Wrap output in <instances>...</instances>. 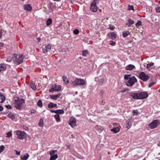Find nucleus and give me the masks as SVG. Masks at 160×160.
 Instances as JSON below:
<instances>
[{
  "instance_id": "obj_6",
  "label": "nucleus",
  "mask_w": 160,
  "mask_h": 160,
  "mask_svg": "<svg viewBox=\"0 0 160 160\" xmlns=\"http://www.w3.org/2000/svg\"><path fill=\"white\" fill-rule=\"evenodd\" d=\"M17 135L18 136L17 138L20 139H22L25 138L26 137V133L24 131L20 130H17L15 131Z\"/></svg>"
},
{
  "instance_id": "obj_46",
  "label": "nucleus",
  "mask_w": 160,
  "mask_h": 160,
  "mask_svg": "<svg viewBox=\"0 0 160 160\" xmlns=\"http://www.w3.org/2000/svg\"><path fill=\"white\" fill-rule=\"evenodd\" d=\"M73 33L76 34H77L79 33V30L78 29H75L74 30Z\"/></svg>"
},
{
  "instance_id": "obj_57",
  "label": "nucleus",
  "mask_w": 160,
  "mask_h": 160,
  "mask_svg": "<svg viewBox=\"0 0 160 160\" xmlns=\"http://www.w3.org/2000/svg\"><path fill=\"white\" fill-rule=\"evenodd\" d=\"M159 3L160 4V1L159 2Z\"/></svg>"
},
{
  "instance_id": "obj_20",
  "label": "nucleus",
  "mask_w": 160,
  "mask_h": 160,
  "mask_svg": "<svg viewBox=\"0 0 160 160\" xmlns=\"http://www.w3.org/2000/svg\"><path fill=\"white\" fill-rule=\"evenodd\" d=\"M61 95L60 93H59L57 95H51L50 96V98L52 99L56 100L60 97Z\"/></svg>"
},
{
  "instance_id": "obj_35",
  "label": "nucleus",
  "mask_w": 160,
  "mask_h": 160,
  "mask_svg": "<svg viewBox=\"0 0 160 160\" xmlns=\"http://www.w3.org/2000/svg\"><path fill=\"white\" fill-rule=\"evenodd\" d=\"M37 104L39 107H42V101L41 100H39Z\"/></svg>"
},
{
  "instance_id": "obj_15",
  "label": "nucleus",
  "mask_w": 160,
  "mask_h": 160,
  "mask_svg": "<svg viewBox=\"0 0 160 160\" xmlns=\"http://www.w3.org/2000/svg\"><path fill=\"white\" fill-rule=\"evenodd\" d=\"M130 96L134 99H139V93H132L130 94Z\"/></svg>"
},
{
  "instance_id": "obj_22",
  "label": "nucleus",
  "mask_w": 160,
  "mask_h": 160,
  "mask_svg": "<svg viewBox=\"0 0 160 160\" xmlns=\"http://www.w3.org/2000/svg\"><path fill=\"white\" fill-rule=\"evenodd\" d=\"M24 9L25 10L30 11L32 10V7L29 4H27L26 5H25L24 6Z\"/></svg>"
},
{
  "instance_id": "obj_42",
  "label": "nucleus",
  "mask_w": 160,
  "mask_h": 160,
  "mask_svg": "<svg viewBox=\"0 0 160 160\" xmlns=\"http://www.w3.org/2000/svg\"><path fill=\"white\" fill-rule=\"evenodd\" d=\"M128 9L129 10H134L133 7L132 6L129 5L128 7Z\"/></svg>"
},
{
  "instance_id": "obj_39",
  "label": "nucleus",
  "mask_w": 160,
  "mask_h": 160,
  "mask_svg": "<svg viewBox=\"0 0 160 160\" xmlns=\"http://www.w3.org/2000/svg\"><path fill=\"white\" fill-rule=\"evenodd\" d=\"M109 27L108 28L111 30H113L115 28V27L114 26H112L111 25H109Z\"/></svg>"
},
{
  "instance_id": "obj_29",
  "label": "nucleus",
  "mask_w": 160,
  "mask_h": 160,
  "mask_svg": "<svg viewBox=\"0 0 160 160\" xmlns=\"http://www.w3.org/2000/svg\"><path fill=\"white\" fill-rule=\"evenodd\" d=\"M54 117L55 118L57 122H58L60 121V117L59 115L58 114H57L54 116Z\"/></svg>"
},
{
  "instance_id": "obj_33",
  "label": "nucleus",
  "mask_w": 160,
  "mask_h": 160,
  "mask_svg": "<svg viewBox=\"0 0 160 160\" xmlns=\"http://www.w3.org/2000/svg\"><path fill=\"white\" fill-rule=\"evenodd\" d=\"M154 65V63L153 62H151L150 63L148 64H147V68H149L151 67L152 66Z\"/></svg>"
},
{
  "instance_id": "obj_51",
  "label": "nucleus",
  "mask_w": 160,
  "mask_h": 160,
  "mask_svg": "<svg viewBox=\"0 0 160 160\" xmlns=\"http://www.w3.org/2000/svg\"><path fill=\"white\" fill-rule=\"evenodd\" d=\"M50 112L52 113H56V110H50Z\"/></svg>"
},
{
  "instance_id": "obj_4",
  "label": "nucleus",
  "mask_w": 160,
  "mask_h": 160,
  "mask_svg": "<svg viewBox=\"0 0 160 160\" xmlns=\"http://www.w3.org/2000/svg\"><path fill=\"white\" fill-rule=\"evenodd\" d=\"M24 103V100L16 98L14 102V107L18 109H21L23 108L22 104Z\"/></svg>"
},
{
  "instance_id": "obj_23",
  "label": "nucleus",
  "mask_w": 160,
  "mask_h": 160,
  "mask_svg": "<svg viewBox=\"0 0 160 160\" xmlns=\"http://www.w3.org/2000/svg\"><path fill=\"white\" fill-rule=\"evenodd\" d=\"M57 106V104L50 102L48 105V107L49 108H51L56 107Z\"/></svg>"
},
{
  "instance_id": "obj_37",
  "label": "nucleus",
  "mask_w": 160,
  "mask_h": 160,
  "mask_svg": "<svg viewBox=\"0 0 160 160\" xmlns=\"http://www.w3.org/2000/svg\"><path fill=\"white\" fill-rule=\"evenodd\" d=\"M5 148V147L3 145H1L0 147V153L2 152Z\"/></svg>"
},
{
  "instance_id": "obj_32",
  "label": "nucleus",
  "mask_w": 160,
  "mask_h": 160,
  "mask_svg": "<svg viewBox=\"0 0 160 160\" xmlns=\"http://www.w3.org/2000/svg\"><path fill=\"white\" fill-rule=\"evenodd\" d=\"M82 55L84 57H86L88 53V52L87 50H83L82 52Z\"/></svg>"
},
{
  "instance_id": "obj_28",
  "label": "nucleus",
  "mask_w": 160,
  "mask_h": 160,
  "mask_svg": "<svg viewBox=\"0 0 160 160\" xmlns=\"http://www.w3.org/2000/svg\"><path fill=\"white\" fill-rule=\"evenodd\" d=\"M64 113V111L62 109H58L56 110V114H63Z\"/></svg>"
},
{
  "instance_id": "obj_27",
  "label": "nucleus",
  "mask_w": 160,
  "mask_h": 160,
  "mask_svg": "<svg viewBox=\"0 0 160 160\" xmlns=\"http://www.w3.org/2000/svg\"><path fill=\"white\" fill-rule=\"evenodd\" d=\"M0 99L2 100L0 102L3 103L5 101V97L2 94H0Z\"/></svg>"
},
{
  "instance_id": "obj_31",
  "label": "nucleus",
  "mask_w": 160,
  "mask_h": 160,
  "mask_svg": "<svg viewBox=\"0 0 160 160\" xmlns=\"http://www.w3.org/2000/svg\"><path fill=\"white\" fill-rule=\"evenodd\" d=\"M52 20L51 18H49L48 19V20L47 21V25L48 26L50 25L51 23H52Z\"/></svg>"
},
{
  "instance_id": "obj_19",
  "label": "nucleus",
  "mask_w": 160,
  "mask_h": 160,
  "mask_svg": "<svg viewBox=\"0 0 160 160\" xmlns=\"http://www.w3.org/2000/svg\"><path fill=\"white\" fill-rule=\"evenodd\" d=\"M108 37L112 39H114L116 38V34L113 32H112L108 35Z\"/></svg>"
},
{
  "instance_id": "obj_30",
  "label": "nucleus",
  "mask_w": 160,
  "mask_h": 160,
  "mask_svg": "<svg viewBox=\"0 0 160 160\" xmlns=\"http://www.w3.org/2000/svg\"><path fill=\"white\" fill-rule=\"evenodd\" d=\"M129 34V32L128 31H126L122 33V35L124 37H126Z\"/></svg>"
},
{
  "instance_id": "obj_24",
  "label": "nucleus",
  "mask_w": 160,
  "mask_h": 160,
  "mask_svg": "<svg viewBox=\"0 0 160 160\" xmlns=\"http://www.w3.org/2000/svg\"><path fill=\"white\" fill-rule=\"evenodd\" d=\"M29 155L28 153H26L23 156L21 157V158L22 160H27L28 158Z\"/></svg>"
},
{
  "instance_id": "obj_21",
  "label": "nucleus",
  "mask_w": 160,
  "mask_h": 160,
  "mask_svg": "<svg viewBox=\"0 0 160 160\" xmlns=\"http://www.w3.org/2000/svg\"><path fill=\"white\" fill-rule=\"evenodd\" d=\"M6 69V65L4 64H0V72L4 71Z\"/></svg>"
},
{
  "instance_id": "obj_48",
  "label": "nucleus",
  "mask_w": 160,
  "mask_h": 160,
  "mask_svg": "<svg viewBox=\"0 0 160 160\" xmlns=\"http://www.w3.org/2000/svg\"><path fill=\"white\" fill-rule=\"evenodd\" d=\"M6 107L8 109H10L12 108V107L10 105H7L6 106Z\"/></svg>"
},
{
  "instance_id": "obj_8",
  "label": "nucleus",
  "mask_w": 160,
  "mask_h": 160,
  "mask_svg": "<svg viewBox=\"0 0 160 160\" xmlns=\"http://www.w3.org/2000/svg\"><path fill=\"white\" fill-rule=\"evenodd\" d=\"M139 77L142 80L146 81L148 80L149 77L148 75L146 74L144 72H142L140 73Z\"/></svg>"
},
{
  "instance_id": "obj_11",
  "label": "nucleus",
  "mask_w": 160,
  "mask_h": 160,
  "mask_svg": "<svg viewBox=\"0 0 160 160\" xmlns=\"http://www.w3.org/2000/svg\"><path fill=\"white\" fill-rule=\"evenodd\" d=\"M57 151V150L52 151L50 152V154L51 156L50 160H55L57 158H58V155L55 154Z\"/></svg>"
},
{
  "instance_id": "obj_16",
  "label": "nucleus",
  "mask_w": 160,
  "mask_h": 160,
  "mask_svg": "<svg viewBox=\"0 0 160 160\" xmlns=\"http://www.w3.org/2000/svg\"><path fill=\"white\" fill-rule=\"evenodd\" d=\"M134 68H135V66L132 64H129L125 67V69L127 70H131Z\"/></svg>"
},
{
  "instance_id": "obj_55",
  "label": "nucleus",
  "mask_w": 160,
  "mask_h": 160,
  "mask_svg": "<svg viewBox=\"0 0 160 160\" xmlns=\"http://www.w3.org/2000/svg\"><path fill=\"white\" fill-rule=\"evenodd\" d=\"M53 90V89H52V88H51V89H50L49 90V91L50 92H52Z\"/></svg>"
},
{
  "instance_id": "obj_47",
  "label": "nucleus",
  "mask_w": 160,
  "mask_h": 160,
  "mask_svg": "<svg viewBox=\"0 0 160 160\" xmlns=\"http://www.w3.org/2000/svg\"><path fill=\"white\" fill-rule=\"evenodd\" d=\"M62 78H63V81L65 82V81L67 79V76H64L62 77Z\"/></svg>"
},
{
  "instance_id": "obj_52",
  "label": "nucleus",
  "mask_w": 160,
  "mask_h": 160,
  "mask_svg": "<svg viewBox=\"0 0 160 160\" xmlns=\"http://www.w3.org/2000/svg\"><path fill=\"white\" fill-rule=\"evenodd\" d=\"M3 109V108L2 107L0 106V112L2 111Z\"/></svg>"
},
{
  "instance_id": "obj_17",
  "label": "nucleus",
  "mask_w": 160,
  "mask_h": 160,
  "mask_svg": "<svg viewBox=\"0 0 160 160\" xmlns=\"http://www.w3.org/2000/svg\"><path fill=\"white\" fill-rule=\"evenodd\" d=\"M134 23V21L130 19H129L127 21L126 25L128 27H130L131 25Z\"/></svg>"
},
{
  "instance_id": "obj_7",
  "label": "nucleus",
  "mask_w": 160,
  "mask_h": 160,
  "mask_svg": "<svg viewBox=\"0 0 160 160\" xmlns=\"http://www.w3.org/2000/svg\"><path fill=\"white\" fill-rule=\"evenodd\" d=\"M159 124L160 122L158 120H155L149 123V127L151 129H153L157 127Z\"/></svg>"
},
{
  "instance_id": "obj_9",
  "label": "nucleus",
  "mask_w": 160,
  "mask_h": 160,
  "mask_svg": "<svg viewBox=\"0 0 160 160\" xmlns=\"http://www.w3.org/2000/svg\"><path fill=\"white\" fill-rule=\"evenodd\" d=\"M68 124L72 128L76 126V121L75 118L74 117L70 118Z\"/></svg>"
},
{
  "instance_id": "obj_5",
  "label": "nucleus",
  "mask_w": 160,
  "mask_h": 160,
  "mask_svg": "<svg viewBox=\"0 0 160 160\" xmlns=\"http://www.w3.org/2000/svg\"><path fill=\"white\" fill-rule=\"evenodd\" d=\"M71 83L73 86H82L86 84V82L83 79L75 78L72 81Z\"/></svg>"
},
{
  "instance_id": "obj_54",
  "label": "nucleus",
  "mask_w": 160,
  "mask_h": 160,
  "mask_svg": "<svg viewBox=\"0 0 160 160\" xmlns=\"http://www.w3.org/2000/svg\"><path fill=\"white\" fill-rule=\"evenodd\" d=\"M69 82V80H67L66 81V82H65V83L66 84H67Z\"/></svg>"
},
{
  "instance_id": "obj_26",
  "label": "nucleus",
  "mask_w": 160,
  "mask_h": 160,
  "mask_svg": "<svg viewBox=\"0 0 160 160\" xmlns=\"http://www.w3.org/2000/svg\"><path fill=\"white\" fill-rule=\"evenodd\" d=\"M7 117L13 120L15 118V116L12 113H9L7 115Z\"/></svg>"
},
{
  "instance_id": "obj_12",
  "label": "nucleus",
  "mask_w": 160,
  "mask_h": 160,
  "mask_svg": "<svg viewBox=\"0 0 160 160\" xmlns=\"http://www.w3.org/2000/svg\"><path fill=\"white\" fill-rule=\"evenodd\" d=\"M139 94V99H144L147 98L148 96L147 92H142Z\"/></svg>"
},
{
  "instance_id": "obj_44",
  "label": "nucleus",
  "mask_w": 160,
  "mask_h": 160,
  "mask_svg": "<svg viewBox=\"0 0 160 160\" xmlns=\"http://www.w3.org/2000/svg\"><path fill=\"white\" fill-rule=\"evenodd\" d=\"M132 113L134 115L137 114L138 113V112L137 110H133L132 111Z\"/></svg>"
},
{
  "instance_id": "obj_50",
  "label": "nucleus",
  "mask_w": 160,
  "mask_h": 160,
  "mask_svg": "<svg viewBox=\"0 0 160 160\" xmlns=\"http://www.w3.org/2000/svg\"><path fill=\"white\" fill-rule=\"evenodd\" d=\"M2 31L1 30H0V38H1L2 37Z\"/></svg>"
},
{
  "instance_id": "obj_49",
  "label": "nucleus",
  "mask_w": 160,
  "mask_h": 160,
  "mask_svg": "<svg viewBox=\"0 0 160 160\" xmlns=\"http://www.w3.org/2000/svg\"><path fill=\"white\" fill-rule=\"evenodd\" d=\"M15 152H16V155H20V152H18V151H17V150H15Z\"/></svg>"
},
{
  "instance_id": "obj_34",
  "label": "nucleus",
  "mask_w": 160,
  "mask_h": 160,
  "mask_svg": "<svg viewBox=\"0 0 160 160\" xmlns=\"http://www.w3.org/2000/svg\"><path fill=\"white\" fill-rule=\"evenodd\" d=\"M38 125L40 127H42L43 125V121L42 119H40L39 122L38 123Z\"/></svg>"
},
{
  "instance_id": "obj_43",
  "label": "nucleus",
  "mask_w": 160,
  "mask_h": 160,
  "mask_svg": "<svg viewBox=\"0 0 160 160\" xmlns=\"http://www.w3.org/2000/svg\"><path fill=\"white\" fill-rule=\"evenodd\" d=\"M155 84V82H152L149 83L148 85V87L149 88H150L151 87H152V86H153V85Z\"/></svg>"
},
{
  "instance_id": "obj_3",
  "label": "nucleus",
  "mask_w": 160,
  "mask_h": 160,
  "mask_svg": "<svg viewBox=\"0 0 160 160\" xmlns=\"http://www.w3.org/2000/svg\"><path fill=\"white\" fill-rule=\"evenodd\" d=\"M100 0H94L91 3L90 9L93 12H99L100 10L99 9Z\"/></svg>"
},
{
  "instance_id": "obj_25",
  "label": "nucleus",
  "mask_w": 160,
  "mask_h": 160,
  "mask_svg": "<svg viewBox=\"0 0 160 160\" xmlns=\"http://www.w3.org/2000/svg\"><path fill=\"white\" fill-rule=\"evenodd\" d=\"M30 86L33 90H35L37 89L36 86L35 85L34 83H33L32 82H30Z\"/></svg>"
},
{
  "instance_id": "obj_38",
  "label": "nucleus",
  "mask_w": 160,
  "mask_h": 160,
  "mask_svg": "<svg viewBox=\"0 0 160 160\" xmlns=\"http://www.w3.org/2000/svg\"><path fill=\"white\" fill-rule=\"evenodd\" d=\"M6 137L7 138H9L12 135V133L11 131L7 133Z\"/></svg>"
},
{
  "instance_id": "obj_1",
  "label": "nucleus",
  "mask_w": 160,
  "mask_h": 160,
  "mask_svg": "<svg viewBox=\"0 0 160 160\" xmlns=\"http://www.w3.org/2000/svg\"><path fill=\"white\" fill-rule=\"evenodd\" d=\"M24 58V57L22 55L13 54L11 56H9L7 58V61L11 62L13 61L14 63L17 64H19L23 62Z\"/></svg>"
},
{
  "instance_id": "obj_45",
  "label": "nucleus",
  "mask_w": 160,
  "mask_h": 160,
  "mask_svg": "<svg viewBox=\"0 0 160 160\" xmlns=\"http://www.w3.org/2000/svg\"><path fill=\"white\" fill-rule=\"evenodd\" d=\"M131 124L128 123L127 124L126 127L128 129H129L131 127Z\"/></svg>"
},
{
  "instance_id": "obj_56",
  "label": "nucleus",
  "mask_w": 160,
  "mask_h": 160,
  "mask_svg": "<svg viewBox=\"0 0 160 160\" xmlns=\"http://www.w3.org/2000/svg\"><path fill=\"white\" fill-rule=\"evenodd\" d=\"M38 40H40V38H38Z\"/></svg>"
},
{
  "instance_id": "obj_36",
  "label": "nucleus",
  "mask_w": 160,
  "mask_h": 160,
  "mask_svg": "<svg viewBox=\"0 0 160 160\" xmlns=\"http://www.w3.org/2000/svg\"><path fill=\"white\" fill-rule=\"evenodd\" d=\"M142 24V22L140 21H138V22L136 24V27L138 28L139 27L140 25H141Z\"/></svg>"
},
{
  "instance_id": "obj_18",
  "label": "nucleus",
  "mask_w": 160,
  "mask_h": 160,
  "mask_svg": "<svg viewBox=\"0 0 160 160\" xmlns=\"http://www.w3.org/2000/svg\"><path fill=\"white\" fill-rule=\"evenodd\" d=\"M95 129L99 132H101L104 129V128L103 127L101 126L98 125L95 126Z\"/></svg>"
},
{
  "instance_id": "obj_41",
  "label": "nucleus",
  "mask_w": 160,
  "mask_h": 160,
  "mask_svg": "<svg viewBox=\"0 0 160 160\" xmlns=\"http://www.w3.org/2000/svg\"><path fill=\"white\" fill-rule=\"evenodd\" d=\"M155 9L157 12H160V7H156Z\"/></svg>"
},
{
  "instance_id": "obj_40",
  "label": "nucleus",
  "mask_w": 160,
  "mask_h": 160,
  "mask_svg": "<svg viewBox=\"0 0 160 160\" xmlns=\"http://www.w3.org/2000/svg\"><path fill=\"white\" fill-rule=\"evenodd\" d=\"M109 43L111 45L114 46L115 45L116 42H113L112 41H110Z\"/></svg>"
},
{
  "instance_id": "obj_14",
  "label": "nucleus",
  "mask_w": 160,
  "mask_h": 160,
  "mask_svg": "<svg viewBox=\"0 0 160 160\" xmlns=\"http://www.w3.org/2000/svg\"><path fill=\"white\" fill-rule=\"evenodd\" d=\"M52 89L55 91H60L61 89V87L59 85L54 84L52 86Z\"/></svg>"
},
{
  "instance_id": "obj_10",
  "label": "nucleus",
  "mask_w": 160,
  "mask_h": 160,
  "mask_svg": "<svg viewBox=\"0 0 160 160\" xmlns=\"http://www.w3.org/2000/svg\"><path fill=\"white\" fill-rule=\"evenodd\" d=\"M51 45L50 44L46 45L45 46H43L42 48V52L44 53H46L49 52L51 48Z\"/></svg>"
},
{
  "instance_id": "obj_13",
  "label": "nucleus",
  "mask_w": 160,
  "mask_h": 160,
  "mask_svg": "<svg viewBox=\"0 0 160 160\" xmlns=\"http://www.w3.org/2000/svg\"><path fill=\"white\" fill-rule=\"evenodd\" d=\"M113 127H114L111 130V131L112 132H113L114 133H117L120 130L119 128L118 127H115L117 125L116 123H113Z\"/></svg>"
},
{
  "instance_id": "obj_53",
  "label": "nucleus",
  "mask_w": 160,
  "mask_h": 160,
  "mask_svg": "<svg viewBox=\"0 0 160 160\" xmlns=\"http://www.w3.org/2000/svg\"><path fill=\"white\" fill-rule=\"evenodd\" d=\"M4 43L3 42H1L0 43V46L1 47H2L4 45Z\"/></svg>"
},
{
  "instance_id": "obj_2",
  "label": "nucleus",
  "mask_w": 160,
  "mask_h": 160,
  "mask_svg": "<svg viewBox=\"0 0 160 160\" xmlns=\"http://www.w3.org/2000/svg\"><path fill=\"white\" fill-rule=\"evenodd\" d=\"M124 78L125 83L128 86H132L137 82V80L135 77L132 76L131 75L125 74Z\"/></svg>"
}]
</instances>
